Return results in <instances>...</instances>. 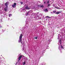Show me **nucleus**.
<instances>
[{
    "label": "nucleus",
    "instance_id": "nucleus-1",
    "mask_svg": "<svg viewBox=\"0 0 65 65\" xmlns=\"http://www.w3.org/2000/svg\"><path fill=\"white\" fill-rule=\"evenodd\" d=\"M22 36H23V35L22 34H20L18 42L19 43L20 42V43L22 44V45H23V51H24V52L25 51V50H26V49L24 48V46L25 45V43L24 41H23V43H22Z\"/></svg>",
    "mask_w": 65,
    "mask_h": 65
},
{
    "label": "nucleus",
    "instance_id": "nucleus-2",
    "mask_svg": "<svg viewBox=\"0 0 65 65\" xmlns=\"http://www.w3.org/2000/svg\"><path fill=\"white\" fill-rule=\"evenodd\" d=\"M22 57H24V56H23V55H21L19 56V58H18L19 60H18L17 63H16V65H17V64H19L20 63V60H21V58H22Z\"/></svg>",
    "mask_w": 65,
    "mask_h": 65
},
{
    "label": "nucleus",
    "instance_id": "nucleus-3",
    "mask_svg": "<svg viewBox=\"0 0 65 65\" xmlns=\"http://www.w3.org/2000/svg\"><path fill=\"white\" fill-rule=\"evenodd\" d=\"M32 11H30L28 12H27L26 13L25 15L26 16H27V15H29L30 13H32Z\"/></svg>",
    "mask_w": 65,
    "mask_h": 65
},
{
    "label": "nucleus",
    "instance_id": "nucleus-4",
    "mask_svg": "<svg viewBox=\"0 0 65 65\" xmlns=\"http://www.w3.org/2000/svg\"><path fill=\"white\" fill-rule=\"evenodd\" d=\"M21 12H25L26 11V10L25 9V8H23L22 9H21L20 11Z\"/></svg>",
    "mask_w": 65,
    "mask_h": 65
},
{
    "label": "nucleus",
    "instance_id": "nucleus-5",
    "mask_svg": "<svg viewBox=\"0 0 65 65\" xmlns=\"http://www.w3.org/2000/svg\"><path fill=\"white\" fill-rule=\"evenodd\" d=\"M16 5H17V4H16V3H14L12 5V7H13V8H15V7H16Z\"/></svg>",
    "mask_w": 65,
    "mask_h": 65
},
{
    "label": "nucleus",
    "instance_id": "nucleus-6",
    "mask_svg": "<svg viewBox=\"0 0 65 65\" xmlns=\"http://www.w3.org/2000/svg\"><path fill=\"white\" fill-rule=\"evenodd\" d=\"M4 9L5 10V11H7V10H8V7H6Z\"/></svg>",
    "mask_w": 65,
    "mask_h": 65
},
{
    "label": "nucleus",
    "instance_id": "nucleus-7",
    "mask_svg": "<svg viewBox=\"0 0 65 65\" xmlns=\"http://www.w3.org/2000/svg\"><path fill=\"white\" fill-rule=\"evenodd\" d=\"M58 44L59 45V44H61V40H59V41Z\"/></svg>",
    "mask_w": 65,
    "mask_h": 65
},
{
    "label": "nucleus",
    "instance_id": "nucleus-8",
    "mask_svg": "<svg viewBox=\"0 0 65 65\" xmlns=\"http://www.w3.org/2000/svg\"><path fill=\"white\" fill-rule=\"evenodd\" d=\"M61 11H58L57 12H56L55 13L56 14H59V13H61Z\"/></svg>",
    "mask_w": 65,
    "mask_h": 65
},
{
    "label": "nucleus",
    "instance_id": "nucleus-9",
    "mask_svg": "<svg viewBox=\"0 0 65 65\" xmlns=\"http://www.w3.org/2000/svg\"><path fill=\"white\" fill-rule=\"evenodd\" d=\"M25 9H30V8H28V6H27L25 7Z\"/></svg>",
    "mask_w": 65,
    "mask_h": 65
},
{
    "label": "nucleus",
    "instance_id": "nucleus-10",
    "mask_svg": "<svg viewBox=\"0 0 65 65\" xmlns=\"http://www.w3.org/2000/svg\"><path fill=\"white\" fill-rule=\"evenodd\" d=\"M8 2H7V3H6L5 4V6H6V7H8V6H7V5H8Z\"/></svg>",
    "mask_w": 65,
    "mask_h": 65
},
{
    "label": "nucleus",
    "instance_id": "nucleus-11",
    "mask_svg": "<svg viewBox=\"0 0 65 65\" xmlns=\"http://www.w3.org/2000/svg\"><path fill=\"white\" fill-rule=\"evenodd\" d=\"M60 47L61 48H62V49H64V47H63V46H62V45H60Z\"/></svg>",
    "mask_w": 65,
    "mask_h": 65
},
{
    "label": "nucleus",
    "instance_id": "nucleus-12",
    "mask_svg": "<svg viewBox=\"0 0 65 65\" xmlns=\"http://www.w3.org/2000/svg\"><path fill=\"white\" fill-rule=\"evenodd\" d=\"M44 11H46V12H47V11H48V10L47 9H44Z\"/></svg>",
    "mask_w": 65,
    "mask_h": 65
},
{
    "label": "nucleus",
    "instance_id": "nucleus-13",
    "mask_svg": "<svg viewBox=\"0 0 65 65\" xmlns=\"http://www.w3.org/2000/svg\"><path fill=\"white\" fill-rule=\"evenodd\" d=\"M25 30H23L22 31V33H23L24 34V33H25Z\"/></svg>",
    "mask_w": 65,
    "mask_h": 65
},
{
    "label": "nucleus",
    "instance_id": "nucleus-14",
    "mask_svg": "<svg viewBox=\"0 0 65 65\" xmlns=\"http://www.w3.org/2000/svg\"><path fill=\"white\" fill-rule=\"evenodd\" d=\"M25 64H26V61H24L23 63V65H25Z\"/></svg>",
    "mask_w": 65,
    "mask_h": 65
},
{
    "label": "nucleus",
    "instance_id": "nucleus-15",
    "mask_svg": "<svg viewBox=\"0 0 65 65\" xmlns=\"http://www.w3.org/2000/svg\"><path fill=\"white\" fill-rule=\"evenodd\" d=\"M51 41H52V40H49L48 41V43H50V42H51Z\"/></svg>",
    "mask_w": 65,
    "mask_h": 65
},
{
    "label": "nucleus",
    "instance_id": "nucleus-16",
    "mask_svg": "<svg viewBox=\"0 0 65 65\" xmlns=\"http://www.w3.org/2000/svg\"><path fill=\"white\" fill-rule=\"evenodd\" d=\"M25 60L26 62V61H27V58L25 57Z\"/></svg>",
    "mask_w": 65,
    "mask_h": 65
},
{
    "label": "nucleus",
    "instance_id": "nucleus-17",
    "mask_svg": "<svg viewBox=\"0 0 65 65\" xmlns=\"http://www.w3.org/2000/svg\"><path fill=\"white\" fill-rule=\"evenodd\" d=\"M9 17H11L12 16V14H9Z\"/></svg>",
    "mask_w": 65,
    "mask_h": 65
},
{
    "label": "nucleus",
    "instance_id": "nucleus-18",
    "mask_svg": "<svg viewBox=\"0 0 65 65\" xmlns=\"http://www.w3.org/2000/svg\"><path fill=\"white\" fill-rule=\"evenodd\" d=\"M58 48H59V49L60 51H61V49H60V46H59L58 47Z\"/></svg>",
    "mask_w": 65,
    "mask_h": 65
},
{
    "label": "nucleus",
    "instance_id": "nucleus-19",
    "mask_svg": "<svg viewBox=\"0 0 65 65\" xmlns=\"http://www.w3.org/2000/svg\"><path fill=\"white\" fill-rule=\"evenodd\" d=\"M40 7H43L44 6L43 5H41L40 6Z\"/></svg>",
    "mask_w": 65,
    "mask_h": 65
},
{
    "label": "nucleus",
    "instance_id": "nucleus-20",
    "mask_svg": "<svg viewBox=\"0 0 65 65\" xmlns=\"http://www.w3.org/2000/svg\"><path fill=\"white\" fill-rule=\"evenodd\" d=\"M2 28V26H1V25L0 24V28Z\"/></svg>",
    "mask_w": 65,
    "mask_h": 65
},
{
    "label": "nucleus",
    "instance_id": "nucleus-21",
    "mask_svg": "<svg viewBox=\"0 0 65 65\" xmlns=\"http://www.w3.org/2000/svg\"><path fill=\"white\" fill-rule=\"evenodd\" d=\"M50 2H49V1H48L47 2V4H48V3H49Z\"/></svg>",
    "mask_w": 65,
    "mask_h": 65
},
{
    "label": "nucleus",
    "instance_id": "nucleus-22",
    "mask_svg": "<svg viewBox=\"0 0 65 65\" xmlns=\"http://www.w3.org/2000/svg\"><path fill=\"white\" fill-rule=\"evenodd\" d=\"M56 11H53V12L54 13H55V12H56Z\"/></svg>",
    "mask_w": 65,
    "mask_h": 65
},
{
    "label": "nucleus",
    "instance_id": "nucleus-23",
    "mask_svg": "<svg viewBox=\"0 0 65 65\" xmlns=\"http://www.w3.org/2000/svg\"><path fill=\"white\" fill-rule=\"evenodd\" d=\"M50 4H48V7H50Z\"/></svg>",
    "mask_w": 65,
    "mask_h": 65
},
{
    "label": "nucleus",
    "instance_id": "nucleus-24",
    "mask_svg": "<svg viewBox=\"0 0 65 65\" xmlns=\"http://www.w3.org/2000/svg\"><path fill=\"white\" fill-rule=\"evenodd\" d=\"M20 3L21 4H23V2H20Z\"/></svg>",
    "mask_w": 65,
    "mask_h": 65
},
{
    "label": "nucleus",
    "instance_id": "nucleus-25",
    "mask_svg": "<svg viewBox=\"0 0 65 65\" xmlns=\"http://www.w3.org/2000/svg\"><path fill=\"white\" fill-rule=\"evenodd\" d=\"M35 38L36 39H37V37H35Z\"/></svg>",
    "mask_w": 65,
    "mask_h": 65
},
{
    "label": "nucleus",
    "instance_id": "nucleus-26",
    "mask_svg": "<svg viewBox=\"0 0 65 65\" xmlns=\"http://www.w3.org/2000/svg\"><path fill=\"white\" fill-rule=\"evenodd\" d=\"M48 17V18H50V17H49L48 16H46V18H47Z\"/></svg>",
    "mask_w": 65,
    "mask_h": 65
},
{
    "label": "nucleus",
    "instance_id": "nucleus-27",
    "mask_svg": "<svg viewBox=\"0 0 65 65\" xmlns=\"http://www.w3.org/2000/svg\"><path fill=\"white\" fill-rule=\"evenodd\" d=\"M55 7V8H57V7Z\"/></svg>",
    "mask_w": 65,
    "mask_h": 65
},
{
    "label": "nucleus",
    "instance_id": "nucleus-28",
    "mask_svg": "<svg viewBox=\"0 0 65 65\" xmlns=\"http://www.w3.org/2000/svg\"><path fill=\"white\" fill-rule=\"evenodd\" d=\"M58 39H59V36H58Z\"/></svg>",
    "mask_w": 65,
    "mask_h": 65
},
{
    "label": "nucleus",
    "instance_id": "nucleus-29",
    "mask_svg": "<svg viewBox=\"0 0 65 65\" xmlns=\"http://www.w3.org/2000/svg\"><path fill=\"white\" fill-rule=\"evenodd\" d=\"M51 13H53V12H51Z\"/></svg>",
    "mask_w": 65,
    "mask_h": 65
},
{
    "label": "nucleus",
    "instance_id": "nucleus-30",
    "mask_svg": "<svg viewBox=\"0 0 65 65\" xmlns=\"http://www.w3.org/2000/svg\"><path fill=\"white\" fill-rule=\"evenodd\" d=\"M44 4H45V2H44Z\"/></svg>",
    "mask_w": 65,
    "mask_h": 65
},
{
    "label": "nucleus",
    "instance_id": "nucleus-31",
    "mask_svg": "<svg viewBox=\"0 0 65 65\" xmlns=\"http://www.w3.org/2000/svg\"><path fill=\"white\" fill-rule=\"evenodd\" d=\"M28 28V26H27L26 27V28Z\"/></svg>",
    "mask_w": 65,
    "mask_h": 65
},
{
    "label": "nucleus",
    "instance_id": "nucleus-32",
    "mask_svg": "<svg viewBox=\"0 0 65 65\" xmlns=\"http://www.w3.org/2000/svg\"><path fill=\"white\" fill-rule=\"evenodd\" d=\"M8 20H9V18H8Z\"/></svg>",
    "mask_w": 65,
    "mask_h": 65
},
{
    "label": "nucleus",
    "instance_id": "nucleus-33",
    "mask_svg": "<svg viewBox=\"0 0 65 65\" xmlns=\"http://www.w3.org/2000/svg\"><path fill=\"white\" fill-rule=\"evenodd\" d=\"M41 65H43V64H42Z\"/></svg>",
    "mask_w": 65,
    "mask_h": 65
},
{
    "label": "nucleus",
    "instance_id": "nucleus-34",
    "mask_svg": "<svg viewBox=\"0 0 65 65\" xmlns=\"http://www.w3.org/2000/svg\"><path fill=\"white\" fill-rule=\"evenodd\" d=\"M26 26H25V27H26Z\"/></svg>",
    "mask_w": 65,
    "mask_h": 65
},
{
    "label": "nucleus",
    "instance_id": "nucleus-35",
    "mask_svg": "<svg viewBox=\"0 0 65 65\" xmlns=\"http://www.w3.org/2000/svg\"><path fill=\"white\" fill-rule=\"evenodd\" d=\"M0 60H1V59L0 60Z\"/></svg>",
    "mask_w": 65,
    "mask_h": 65
}]
</instances>
